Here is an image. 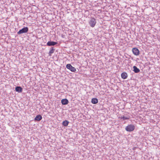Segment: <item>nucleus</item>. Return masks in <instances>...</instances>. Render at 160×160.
Returning <instances> with one entry per match:
<instances>
[{
	"mask_svg": "<svg viewBox=\"0 0 160 160\" xmlns=\"http://www.w3.org/2000/svg\"><path fill=\"white\" fill-rule=\"evenodd\" d=\"M121 76L122 78L126 79L128 77V74L126 72H123L121 74Z\"/></svg>",
	"mask_w": 160,
	"mask_h": 160,
	"instance_id": "nucleus-9",
	"label": "nucleus"
},
{
	"mask_svg": "<svg viewBox=\"0 0 160 160\" xmlns=\"http://www.w3.org/2000/svg\"><path fill=\"white\" fill-rule=\"evenodd\" d=\"M119 118L121 120H128L129 118V117H125L124 116H121V117H119Z\"/></svg>",
	"mask_w": 160,
	"mask_h": 160,
	"instance_id": "nucleus-14",
	"label": "nucleus"
},
{
	"mask_svg": "<svg viewBox=\"0 0 160 160\" xmlns=\"http://www.w3.org/2000/svg\"><path fill=\"white\" fill-rule=\"evenodd\" d=\"M91 102L94 104L98 103V100L97 98H92V99Z\"/></svg>",
	"mask_w": 160,
	"mask_h": 160,
	"instance_id": "nucleus-12",
	"label": "nucleus"
},
{
	"mask_svg": "<svg viewBox=\"0 0 160 160\" xmlns=\"http://www.w3.org/2000/svg\"><path fill=\"white\" fill-rule=\"evenodd\" d=\"M89 25L92 28L94 27L96 23V19L94 18H91L88 22Z\"/></svg>",
	"mask_w": 160,
	"mask_h": 160,
	"instance_id": "nucleus-2",
	"label": "nucleus"
},
{
	"mask_svg": "<svg viewBox=\"0 0 160 160\" xmlns=\"http://www.w3.org/2000/svg\"><path fill=\"white\" fill-rule=\"evenodd\" d=\"M68 101L67 99H63L61 100V103L62 105H65L68 103Z\"/></svg>",
	"mask_w": 160,
	"mask_h": 160,
	"instance_id": "nucleus-7",
	"label": "nucleus"
},
{
	"mask_svg": "<svg viewBox=\"0 0 160 160\" xmlns=\"http://www.w3.org/2000/svg\"><path fill=\"white\" fill-rule=\"evenodd\" d=\"M42 119V116L40 115H37L34 118L35 121H39Z\"/></svg>",
	"mask_w": 160,
	"mask_h": 160,
	"instance_id": "nucleus-10",
	"label": "nucleus"
},
{
	"mask_svg": "<svg viewBox=\"0 0 160 160\" xmlns=\"http://www.w3.org/2000/svg\"><path fill=\"white\" fill-rule=\"evenodd\" d=\"M66 68L72 72H75L76 71V68L72 67L70 64H68L66 65Z\"/></svg>",
	"mask_w": 160,
	"mask_h": 160,
	"instance_id": "nucleus-4",
	"label": "nucleus"
},
{
	"mask_svg": "<svg viewBox=\"0 0 160 160\" xmlns=\"http://www.w3.org/2000/svg\"><path fill=\"white\" fill-rule=\"evenodd\" d=\"M15 90L19 93L21 92H22V88L20 86H17L15 88Z\"/></svg>",
	"mask_w": 160,
	"mask_h": 160,
	"instance_id": "nucleus-8",
	"label": "nucleus"
},
{
	"mask_svg": "<svg viewBox=\"0 0 160 160\" xmlns=\"http://www.w3.org/2000/svg\"><path fill=\"white\" fill-rule=\"evenodd\" d=\"M28 29L27 27H25L22 28V29L20 30L18 32H17L18 34L25 33L27 32L28 31Z\"/></svg>",
	"mask_w": 160,
	"mask_h": 160,
	"instance_id": "nucleus-3",
	"label": "nucleus"
},
{
	"mask_svg": "<svg viewBox=\"0 0 160 160\" xmlns=\"http://www.w3.org/2000/svg\"><path fill=\"white\" fill-rule=\"evenodd\" d=\"M135 128V126L134 125L132 124H130L128 125L125 127V130L128 132H131L133 131Z\"/></svg>",
	"mask_w": 160,
	"mask_h": 160,
	"instance_id": "nucleus-1",
	"label": "nucleus"
},
{
	"mask_svg": "<svg viewBox=\"0 0 160 160\" xmlns=\"http://www.w3.org/2000/svg\"><path fill=\"white\" fill-rule=\"evenodd\" d=\"M132 51L133 54L135 55L138 56L139 54V51L137 48H133Z\"/></svg>",
	"mask_w": 160,
	"mask_h": 160,
	"instance_id": "nucleus-5",
	"label": "nucleus"
},
{
	"mask_svg": "<svg viewBox=\"0 0 160 160\" xmlns=\"http://www.w3.org/2000/svg\"><path fill=\"white\" fill-rule=\"evenodd\" d=\"M57 42L54 41H48L47 43V45L48 46H54L57 44Z\"/></svg>",
	"mask_w": 160,
	"mask_h": 160,
	"instance_id": "nucleus-6",
	"label": "nucleus"
},
{
	"mask_svg": "<svg viewBox=\"0 0 160 160\" xmlns=\"http://www.w3.org/2000/svg\"><path fill=\"white\" fill-rule=\"evenodd\" d=\"M69 122L67 120H65L63 121L62 123V125L64 126H67L68 125Z\"/></svg>",
	"mask_w": 160,
	"mask_h": 160,
	"instance_id": "nucleus-13",
	"label": "nucleus"
},
{
	"mask_svg": "<svg viewBox=\"0 0 160 160\" xmlns=\"http://www.w3.org/2000/svg\"><path fill=\"white\" fill-rule=\"evenodd\" d=\"M133 68V71L135 73H138L140 71L139 69L136 66H134Z\"/></svg>",
	"mask_w": 160,
	"mask_h": 160,
	"instance_id": "nucleus-11",
	"label": "nucleus"
},
{
	"mask_svg": "<svg viewBox=\"0 0 160 160\" xmlns=\"http://www.w3.org/2000/svg\"><path fill=\"white\" fill-rule=\"evenodd\" d=\"M54 49L53 48V47H52L49 52V56H51V54L54 52Z\"/></svg>",
	"mask_w": 160,
	"mask_h": 160,
	"instance_id": "nucleus-15",
	"label": "nucleus"
}]
</instances>
